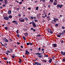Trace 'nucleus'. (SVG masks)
<instances>
[{"label":"nucleus","instance_id":"obj_1","mask_svg":"<svg viewBox=\"0 0 65 65\" xmlns=\"http://www.w3.org/2000/svg\"><path fill=\"white\" fill-rule=\"evenodd\" d=\"M33 65H41V64L39 62H35V63H34Z\"/></svg>","mask_w":65,"mask_h":65},{"label":"nucleus","instance_id":"obj_2","mask_svg":"<svg viewBox=\"0 0 65 65\" xmlns=\"http://www.w3.org/2000/svg\"><path fill=\"white\" fill-rule=\"evenodd\" d=\"M19 21L21 22H25V20L23 18H21L19 19Z\"/></svg>","mask_w":65,"mask_h":65},{"label":"nucleus","instance_id":"obj_3","mask_svg":"<svg viewBox=\"0 0 65 65\" xmlns=\"http://www.w3.org/2000/svg\"><path fill=\"white\" fill-rule=\"evenodd\" d=\"M32 26H33V27H36V25L35 23H34V22L33 21H32Z\"/></svg>","mask_w":65,"mask_h":65},{"label":"nucleus","instance_id":"obj_4","mask_svg":"<svg viewBox=\"0 0 65 65\" xmlns=\"http://www.w3.org/2000/svg\"><path fill=\"white\" fill-rule=\"evenodd\" d=\"M52 46L53 47H57V44H53Z\"/></svg>","mask_w":65,"mask_h":65},{"label":"nucleus","instance_id":"obj_5","mask_svg":"<svg viewBox=\"0 0 65 65\" xmlns=\"http://www.w3.org/2000/svg\"><path fill=\"white\" fill-rule=\"evenodd\" d=\"M9 19V17H4V20H8Z\"/></svg>","mask_w":65,"mask_h":65},{"label":"nucleus","instance_id":"obj_6","mask_svg":"<svg viewBox=\"0 0 65 65\" xmlns=\"http://www.w3.org/2000/svg\"><path fill=\"white\" fill-rule=\"evenodd\" d=\"M24 35L25 37H27V36H28V34L27 32L25 33L24 34Z\"/></svg>","mask_w":65,"mask_h":65},{"label":"nucleus","instance_id":"obj_7","mask_svg":"<svg viewBox=\"0 0 65 65\" xmlns=\"http://www.w3.org/2000/svg\"><path fill=\"white\" fill-rule=\"evenodd\" d=\"M61 54L62 56H65V52H63V51H61Z\"/></svg>","mask_w":65,"mask_h":65},{"label":"nucleus","instance_id":"obj_8","mask_svg":"<svg viewBox=\"0 0 65 65\" xmlns=\"http://www.w3.org/2000/svg\"><path fill=\"white\" fill-rule=\"evenodd\" d=\"M29 54H30V52H28V51L27 50H25V55H29Z\"/></svg>","mask_w":65,"mask_h":65},{"label":"nucleus","instance_id":"obj_9","mask_svg":"<svg viewBox=\"0 0 65 65\" xmlns=\"http://www.w3.org/2000/svg\"><path fill=\"white\" fill-rule=\"evenodd\" d=\"M53 2H54V0H50L49 2V3L50 4H52V3H53Z\"/></svg>","mask_w":65,"mask_h":65},{"label":"nucleus","instance_id":"obj_10","mask_svg":"<svg viewBox=\"0 0 65 65\" xmlns=\"http://www.w3.org/2000/svg\"><path fill=\"white\" fill-rule=\"evenodd\" d=\"M59 34H60V35H62V36H63V35H64V33L63 32H62V33L59 32Z\"/></svg>","mask_w":65,"mask_h":65},{"label":"nucleus","instance_id":"obj_11","mask_svg":"<svg viewBox=\"0 0 65 65\" xmlns=\"http://www.w3.org/2000/svg\"><path fill=\"white\" fill-rule=\"evenodd\" d=\"M4 41H5L6 42H8L9 41V40H8L6 38H5L4 39Z\"/></svg>","mask_w":65,"mask_h":65},{"label":"nucleus","instance_id":"obj_12","mask_svg":"<svg viewBox=\"0 0 65 65\" xmlns=\"http://www.w3.org/2000/svg\"><path fill=\"white\" fill-rule=\"evenodd\" d=\"M48 62H49L50 63H51L52 62V59L51 58L50 60L49 61H48Z\"/></svg>","mask_w":65,"mask_h":65},{"label":"nucleus","instance_id":"obj_13","mask_svg":"<svg viewBox=\"0 0 65 65\" xmlns=\"http://www.w3.org/2000/svg\"><path fill=\"white\" fill-rule=\"evenodd\" d=\"M11 13V10H8V13L9 14H10Z\"/></svg>","mask_w":65,"mask_h":65},{"label":"nucleus","instance_id":"obj_14","mask_svg":"<svg viewBox=\"0 0 65 65\" xmlns=\"http://www.w3.org/2000/svg\"><path fill=\"white\" fill-rule=\"evenodd\" d=\"M37 56L39 58H42V57H43V55H37Z\"/></svg>","mask_w":65,"mask_h":65},{"label":"nucleus","instance_id":"obj_15","mask_svg":"<svg viewBox=\"0 0 65 65\" xmlns=\"http://www.w3.org/2000/svg\"><path fill=\"white\" fill-rule=\"evenodd\" d=\"M0 43L1 44V45H2V46H5V47H6V48H7V47L6 46H5V45H4L3 44L2 42H0Z\"/></svg>","mask_w":65,"mask_h":65},{"label":"nucleus","instance_id":"obj_16","mask_svg":"<svg viewBox=\"0 0 65 65\" xmlns=\"http://www.w3.org/2000/svg\"><path fill=\"white\" fill-rule=\"evenodd\" d=\"M47 30L48 32V33H49L52 30H51V29H50L49 28H48L47 29Z\"/></svg>","mask_w":65,"mask_h":65},{"label":"nucleus","instance_id":"obj_17","mask_svg":"<svg viewBox=\"0 0 65 65\" xmlns=\"http://www.w3.org/2000/svg\"><path fill=\"white\" fill-rule=\"evenodd\" d=\"M35 55H41V53H35Z\"/></svg>","mask_w":65,"mask_h":65},{"label":"nucleus","instance_id":"obj_18","mask_svg":"<svg viewBox=\"0 0 65 65\" xmlns=\"http://www.w3.org/2000/svg\"><path fill=\"white\" fill-rule=\"evenodd\" d=\"M4 28L5 29V30H8V29H9V27H4Z\"/></svg>","mask_w":65,"mask_h":65},{"label":"nucleus","instance_id":"obj_19","mask_svg":"<svg viewBox=\"0 0 65 65\" xmlns=\"http://www.w3.org/2000/svg\"><path fill=\"white\" fill-rule=\"evenodd\" d=\"M7 2H8L7 1V0H5V4L6 5L7 4Z\"/></svg>","mask_w":65,"mask_h":65},{"label":"nucleus","instance_id":"obj_20","mask_svg":"<svg viewBox=\"0 0 65 65\" xmlns=\"http://www.w3.org/2000/svg\"><path fill=\"white\" fill-rule=\"evenodd\" d=\"M46 18L47 19H50V20H51V18H50V16H47L46 17Z\"/></svg>","mask_w":65,"mask_h":65},{"label":"nucleus","instance_id":"obj_21","mask_svg":"<svg viewBox=\"0 0 65 65\" xmlns=\"http://www.w3.org/2000/svg\"><path fill=\"white\" fill-rule=\"evenodd\" d=\"M49 33H50V34H53V32L52 31V30L50 31Z\"/></svg>","mask_w":65,"mask_h":65},{"label":"nucleus","instance_id":"obj_22","mask_svg":"<svg viewBox=\"0 0 65 65\" xmlns=\"http://www.w3.org/2000/svg\"><path fill=\"white\" fill-rule=\"evenodd\" d=\"M22 38L24 40H26V39L25 38V37L24 36H23Z\"/></svg>","mask_w":65,"mask_h":65},{"label":"nucleus","instance_id":"obj_23","mask_svg":"<svg viewBox=\"0 0 65 65\" xmlns=\"http://www.w3.org/2000/svg\"><path fill=\"white\" fill-rule=\"evenodd\" d=\"M53 4H54V5H56L57 4V3H56V2H54L53 3Z\"/></svg>","mask_w":65,"mask_h":65},{"label":"nucleus","instance_id":"obj_24","mask_svg":"<svg viewBox=\"0 0 65 65\" xmlns=\"http://www.w3.org/2000/svg\"><path fill=\"white\" fill-rule=\"evenodd\" d=\"M20 35H19V34H18L17 35V37H19V38H20Z\"/></svg>","mask_w":65,"mask_h":65},{"label":"nucleus","instance_id":"obj_25","mask_svg":"<svg viewBox=\"0 0 65 65\" xmlns=\"http://www.w3.org/2000/svg\"><path fill=\"white\" fill-rule=\"evenodd\" d=\"M63 5H62V4H61L60 5V8H62V7H63Z\"/></svg>","mask_w":65,"mask_h":65},{"label":"nucleus","instance_id":"obj_26","mask_svg":"<svg viewBox=\"0 0 65 65\" xmlns=\"http://www.w3.org/2000/svg\"><path fill=\"white\" fill-rule=\"evenodd\" d=\"M57 37H61V36L60 35L58 34L57 35Z\"/></svg>","mask_w":65,"mask_h":65},{"label":"nucleus","instance_id":"obj_27","mask_svg":"<svg viewBox=\"0 0 65 65\" xmlns=\"http://www.w3.org/2000/svg\"><path fill=\"white\" fill-rule=\"evenodd\" d=\"M24 19L26 21H28V18H24Z\"/></svg>","mask_w":65,"mask_h":65},{"label":"nucleus","instance_id":"obj_28","mask_svg":"<svg viewBox=\"0 0 65 65\" xmlns=\"http://www.w3.org/2000/svg\"><path fill=\"white\" fill-rule=\"evenodd\" d=\"M19 61H19V63H21V62H22V60H21V59L20 58H19Z\"/></svg>","mask_w":65,"mask_h":65},{"label":"nucleus","instance_id":"obj_29","mask_svg":"<svg viewBox=\"0 0 65 65\" xmlns=\"http://www.w3.org/2000/svg\"><path fill=\"white\" fill-rule=\"evenodd\" d=\"M36 36H38V37H40L41 36V35L40 34H38Z\"/></svg>","mask_w":65,"mask_h":65},{"label":"nucleus","instance_id":"obj_30","mask_svg":"<svg viewBox=\"0 0 65 65\" xmlns=\"http://www.w3.org/2000/svg\"><path fill=\"white\" fill-rule=\"evenodd\" d=\"M41 50V48H40V47H39L38 48V51L39 52H40V51Z\"/></svg>","mask_w":65,"mask_h":65},{"label":"nucleus","instance_id":"obj_31","mask_svg":"<svg viewBox=\"0 0 65 65\" xmlns=\"http://www.w3.org/2000/svg\"><path fill=\"white\" fill-rule=\"evenodd\" d=\"M44 56V57H48V55H45Z\"/></svg>","mask_w":65,"mask_h":65},{"label":"nucleus","instance_id":"obj_32","mask_svg":"<svg viewBox=\"0 0 65 65\" xmlns=\"http://www.w3.org/2000/svg\"><path fill=\"white\" fill-rule=\"evenodd\" d=\"M6 51L7 52V53H10V51H9L8 50Z\"/></svg>","mask_w":65,"mask_h":65},{"label":"nucleus","instance_id":"obj_33","mask_svg":"<svg viewBox=\"0 0 65 65\" xmlns=\"http://www.w3.org/2000/svg\"><path fill=\"white\" fill-rule=\"evenodd\" d=\"M54 19L55 20H56V21H58V18L56 19V18H54Z\"/></svg>","mask_w":65,"mask_h":65},{"label":"nucleus","instance_id":"obj_34","mask_svg":"<svg viewBox=\"0 0 65 65\" xmlns=\"http://www.w3.org/2000/svg\"><path fill=\"white\" fill-rule=\"evenodd\" d=\"M9 18L10 19H11V18H12V16L11 15H9Z\"/></svg>","mask_w":65,"mask_h":65},{"label":"nucleus","instance_id":"obj_35","mask_svg":"<svg viewBox=\"0 0 65 65\" xmlns=\"http://www.w3.org/2000/svg\"><path fill=\"white\" fill-rule=\"evenodd\" d=\"M36 10H38V7H37L36 8Z\"/></svg>","mask_w":65,"mask_h":65},{"label":"nucleus","instance_id":"obj_36","mask_svg":"<svg viewBox=\"0 0 65 65\" xmlns=\"http://www.w3.org/2000/svg\"><path fill=\"white\" fill-rule=\"evenodd\" d=\"M61 28L62 29H65V27L64 26H62Z\"/></svg>","mask_w":65,"mask_h":65},{"label":"nucleus","instance_id":"obj_37","mask_svg":"<svg viewBox=\"0 0 65 65\" xmlns=\"http://www.w3.org/2000/svg\"><path fill=\"white\" fill-rule=\"evenodd\" d=\"M9 50L10 51V52H12V49H9Z\"/></svg>","mask_w":65,"mask_h":65},{"label":"nucleus","instance_id":"obj_38","mask_svg":"<svg viewBox=\"0 0 65 65\" xmlns=\"http://www.w3.org/2000/svg\"><path fill=\"white\" fill-rule=\"evenodd\" d=\"M26 44L27 45H30V42L27 43Z\"/></svg>","mask_w":65,"mask_h":65},{"label":"nucleus","instance_id":"obj_39","mask_svg":"<svg viewBox=\"0 0 65 65\" xmlns=\"http://www.w3.org/2000/svg\"><path fill=\"white\" fill-rule=\"evenodd\" d=\"M30 19H31V20H33V17L32 16H31V17L30 18Z\"/></svg>","mask_w":65,"mask_h":65},{"label":"nucleus","instance_id":"obj_40","mask_svg":"<svg viewBox=\"0 0 65 65\" xmlns=\"http://www.w3.org/2000/svg\"><path fill=\"white\" fill-rule=\"evenodd\" d=\"M62 61L63 62H65V58H63L62 59Z\"/></svg>","mask_w":65,"mask_h":65},{"label":"nucleus","instance_id":"obj_41","mask_svg":"<svg viewBox=\"0 0 65 65\" xmlns=\"http://www.w3.org/2000/svg\"><path fill=\"white\" fill-rule=\"evenodd\" d=\"M58 24H56L55 25V26H56V27H58Z\"/></svg>","mask_w":65,"mask_h":65},{"label":"nucleus","instance_id":"obj_42","mask_svg":"<svg viewBox=\"0 0 65 65\" xmlns=\"http://www.w3.org/2000/svg\"><path fill=\"white\" fill-rule=\"evenodd\" d=\"M12 22L13 23H16V22H17V21L14 20L12 21Z\"/></svg>","mask_w":65,"mask_h":65},{"label":"nucleus","instance_id":"obj_43","mask_svg":"<svg viewBox=\"0 0 65 65\" xmlns=\"http://www.w3.org/2000/svg\"><path fill=\"white\" fill-rule=\"evenodd\" d=\"M19 9H19V8H17V9H16V10H18V11H19Z\"/></svg>","mask_w":65,"mask_h":65},{"label":"nucleus","instance_id":"obj_44","mask_svg":"<svg viewBox=\"0 0 65 65\" xmlns=\"http://www.w3.org/2000/svg\"><path fill=\"white\" fill-rule=\"evenodd\" d=\"M35 22H38V20H35Z\"/></svg>","mask_w":65,"mask_h":65},{"label":"nucleus","instance_id":"obj_45","mask_svg":"<svg viewBox=\"0 0 65 65\" xmlns=\"http://www.w3.org/2000/svg\"><path fill=\"white\" fill-rule=\"evenodd\" d=\"M14 24H16V25H18V22H16V23H14Z\"/></svg>","mask_w":65,"mask_h":65},{"label":"nucleus","instance_id":"obj_46","mask_svg":"<svg viewBox=\"0 0 65 65\" xmlns=\"http://www.w3.org/2000/svg\"><path fill=\"white\" fill-rule=\"evenodd\" d=\"M19 31V30H18V29L17 30V31L16 32L17 34H19V32H18Z\"/></svg>","mask_w":65,"mask_h":65},{"label":"nucleus","instance_id":"obj_47","mask_svg":"<svg viewBox=\"0 0 65 65\" xmlns=\"http://www.w3.org/2000/svg\"><path fill=\"white\" fill-rule=\"evenodd\" d=\"M4 60H7V58H4Z\"/></svg>","mask_w":65,"mask_h":65},{"label":"nucleus","instance_id":"obj_48","mask_svg":"<svg viewBox=\"0 0 65 65\" xmlns=\"http://www.w3.org/2000/svg\"><path fill=\"white\" fill-rule=\"evenodd\" d=\"M11 56L12 57V58H13V59H14V56H13L12 55Z\"/></svg>","mask_w":65,"mask_h":65},{"label":"nucleus","instance_id":"obj_49","mask_svg":"<svg viewBox=\"0 0 65 65\" xmlns=\"http://www.w3.org/2000/svg\"><path fill=\"white\" fill-rule=\"evenodd\" d=\"M29 44H30V45H32L33 44H32V43H29Z\"/></svg>","mask_w":65,"mask_h":65},{"label":"nucleus","instance_id":"obj_50","mask_svg":"<svg viewBox=\"0 0 65 65\" xmlns=\"http://www.w3.org/2000/svg\"><path fill=\"white\" fill-rule=\"evenodd\" d=\"M22 4V2H19V4Z\"/></svg>","mask_w":65,"mask_h":65},{"label":"nucleus","instance_id":"obj_51","mask_svg":"<svg viewBox=\"0 0 65 65\" xmlns=\"http://www.w3.org/2000/svg\"><path fill=\"white\" fill-rule=\"evenodd\" d=\"M60 5H57V7H60Z\"/></svg>","mask_w":65,"mask_h":65},{"label":"nucleus","instance_id":"obj_52","mask_svg":"<svg viewBox=\"0 0 65 65\" xmlns=\"http://www.w3.org/2000/svg\"><path fill=\"white\" fill-rule=\"evenodd\" d=\"M63 33H64V34H65V30H63Z\"/></svg>","mask_w":65,"mask_h":65},{"label":"nucleus","instance_id":"obj_53","mask_svg":"<svg viewBox=\"0 0 65 65\" xmlns=\"http://www.w3.org/2000/svg\"><path fill=\"white\" fill-rule=\"evenodd\" d=\"M42 1L43 2H45V0H42Z\"/></svg>","mask_w":65,"mask_h":65},{"label":"nucleus","instance_id":"obj_54","mask_svg":"<svg viewBox=\"0 0 65 65\" xmlns=\"http://www.w3.org/2000/svg\"><path fill=\"white\" fill-rule=\"evenodd\" d=\"M5 44L6 45H7V43H4V45H5Z\"/></svg>","mask_w":65,"mask_h":65},{"label":"nucleus","instance_id":"obj_55","mask_svg":"<svg viewBox=\"0 0 65 65\" xmlns=\"http://www.w3.org/2000/svg\"><path fill=\"white\" fill-rule=\"evenodd\" d=\"M55 2L57 3L58 2V1H57V0H54Z\"/></svg>","mask_w":65,"mask_h":65},{"label":"nucleus","instance_id":"obj_56","mask_svg":"<svg viewBox=\"0 0 65 65\" xmlns=\"http://www.w3.org/2000/svg\"><path fill=\"white\" fill-rule=\"evenodd\" d=\"M18 15L19 16V17H21V15L20 14H19Z\"/></svg>","mask_w":65,"mask_h":65},{"label":"nucleus","instance_id":"obj_57","mask_svg":"<svg viewBox=\"0 0 65 65\" xmlns=\"http://www.w3.org/2000/svg\"><path fill=\"white\" fill-rule=\"evenodd\" d=\"M12 55H13V56H14V57H15V55L14 54H12Z\"/></svg>","mask_w":65,"mask_h":65},{"label":"nucleus","instance_id":"obj_58","mask_svg":"<svg viewBox=\"0 0 65 65\" xmlns=\"http://www.w3.org/2000/svg\"><path fill=\"white\" fill-rule=\"evenodd\" d=\"M17 44H20V43L18 42H17Z\"/></svg>","mask_w":65,"mask_h":65},{"label":"nucleus","instance_id":"obj_59","mask_svg":"<svg viewBox=\"0 0 65 65\" xmlns=\"http://www.w3.org/2000/svg\"><path fill=\"white\" fill-rule=\"evenodd\" d=\"M30 29L31 30H33V28L31 27V28Z\"/></svg>","mask_w":65,"mask_h":65},{"label":"nucleus","instance_id":"obj_60","mask_svg":"<svg viewBox=\"0 0 65 65\" xmlns=\"http://www.w3.org/2000/svg\"><path fill=\"white\" fill-rule=\"evenodd\" d=\"M43 61H44V62H46V60H43Z\"/></svg>","mask_w":65,"mask_h":65},{"label":"nucleus","instance_id":"obj_61","mask_svg":"<svg viewBox=\"0 0 65 65\" xmlns=\"http://www.w3.org/2000/svg\"><path fill=\"white\" fill-rule=\"evenodd\" d=\"M50 6H51V5H48V7H50Z\"/></svg>","mask_w":65,"mask_h":65},{"label":"nucleus","instance_id":"obj_62","mask_svg":"<svg viewBox=\"0 0 65 65\" xmlns=\"http://www.w3.org/2000/svg\"><path fill=\"white\" fill-rule=\"evenodd\" d=\"M5 53H6V54L7 55H8V53H7L6 52H5Z\"/></svg>","mask_w":65,"mask_h":65},{"label":"nucleus","instance_id":"obj_63","mask_svg":"<svg viewBox=\"0 0 65 65\" xmlns=\"http://www.w3.org/2000/svg\"><path fill=\"white\" fill-rule=\"evenodd\" d=\"M41 51H44V48H42L41 50Z\"/></svg>","mask_w":65,"mask_h":65},{"label":"nucleus","instance_id":"obj_64","mask_svg":"<svg viewBox=\"0 0 65 65\" xmlns=\"http://www.w3.org/2000/svg\"><path fill=\"white\" fill-rule=\"evenodd\" d=\"M34 19H36V18L35 17H34Z\"/></svg>","mask_w":65,"mask_h":65}]
</instances>
